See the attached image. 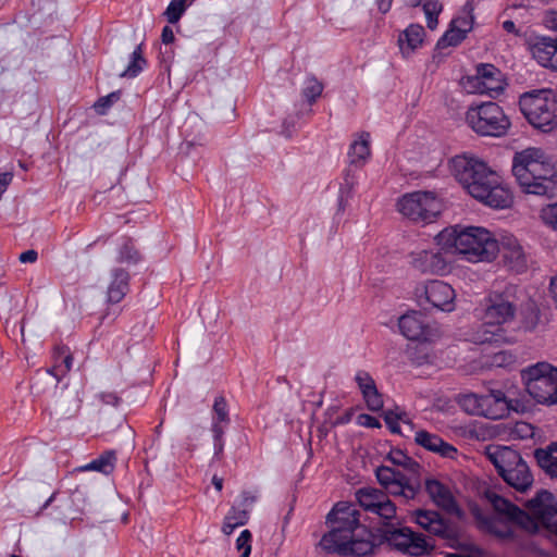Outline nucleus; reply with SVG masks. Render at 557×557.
Returning a JSON list of instances; mask_svg holds the SVG:
<instances>
[{"label":"nucleus","mask_w":557,"mask_h":557,"mask_svg":"<svg viewBox=\"0 0 557 557\" xmlns=\"http://www.w3.org/2000/svg\"><path fill=\"white\" fill-rule=\"evenodd\" d=\"M484 499L495 513L486 516L478 507L472 508V513L481 529L502 540H516L519 529L529 533L546 532L557 535V498L548 491L537 492L527 503V511L492 488L484 492Z\"/></svg>","instance_id":"obj_1"},{"label":"nucleus","mask_w":557,"mask_h":557,"mask_svg":"<svg viewBox=\"0 0 557 557\" xmlns=\"http://www.w3.org/2000/svg\"><path fill=\"white\" fill-rule=\"evenodd\" d=\"M455 180L475 200L493 209H507L513 203L511 188L484 160L473 154H458L449 162Z\"/></svg>","instance_id":"obj_2"},{"label":"nucleus","mask_w":557,"mask_h":557,"mask_svg":"<svg viewBox=\"0 0 557 557\" xmlns=\"http://www.w3.org/2000/svg\"><path fill=\"white\" fill-rule=\"evenodd\" d=\"M326 524L330 530L319 543L326 553L342 557H361L373 552V534L360 523V512L355 505L337 503L327 513Z\"/></svg>","instance_id":"obj_3"},{"label":"nucleus","mask_w":557,"mask_h":557,"mask_svg":"<svg viewBox=\"0 0 557 557\" xmlns=\"http://www.w3.org/2000/svg\"><path fill=\"white\" fill-rule=\"evenodd\" d=\"M434 239L441 251L458 255L471 263H491L498 257L497 238L483 226H448Z\"/></svg>","instance_id":"obj_4"},{"label":"nucleus","mask_w":557,"mask_h":557,"mask_svg":"<svg viewBox=\"0 0 557 557\" xmlns=\"http://www.w3.org/2000/svg\"><path fill=\"white\" fill-rule=\"evenodd\" d=\"M511 172L523 194L547 198L557 195V166L542 148L529 147L517 151L512 157Z\"/></svg>","instance_id":"obj_5"},{"label":"nucleus","mask_w":557,"mask_h":557,"mask_svg":"<svg viewBox=\"0 0 557 557\" xmlns=\"http://www.w3.org/2000/svg\"><path fill=\"white\" fill-rule=\"evenodd\" d=\"M517 286L508 284L503 292H492L485 299V310L481 317L482 324L470 337L474 344L497 342L503 334V326L511 322L516 314L513 297Z\"/></svg>","instance_id":"obj_6"},{"label":"nucleus","mask_w":557,"mask_h":557,"mask_svg":"<svg viewBox=\"0 0 557 557\" xmlns=\"http://www.w3.org/2000/svg\"><path fill=\"white\" fill-rule=\"evenodd\" d=\"M466 125L478 136L499 138L510 129L511 122L494 101L472 102L465 112Z\"/></svg>","instance_id":"obj_7"},{"label":"nucleus","mask_w":557,"mask_h":557,"mask_svg":"<svg viewBox=\"0 0 557 557\" xmlns=\"http://www.w3.org/2000/svg\"><path fill=\"white\" fill-rule=\"evenodd\" d=\"M486 456L508 485L519 492H525L532 486L533 475L517 450L494 445L486 448Z\"/></svg>","instance_id":"obj_8"},{"label":"nucleus","mask_w":557,"mask_h":557,"mask_svg":"<svg viewBox=\"0 0 557 557\" xmlns=\"http://www.w3.org/2000/svg\"><path fill=\"white\" fill-rule=\"evenodd\" d=\"M519 106L527 121L549 133L557 127V98L552 89H536L521 95Z\"/></svg>","instance_id":"obj_9"},{"label":"nucleus","mask_w":557,"mask_h":557,"mask_svg":"<svg viewBox=\"0 0 557 557\" xmlns=\"http://www.w3.org/2000/svg\"><path fill=\"white\" fill-rule=\"evenodd\" d=\"M525 391L539 405H557V367L548 362H537L521 372Z\"/></svg>","instance_id":"obj_10"},{"label":"nucleus","mask_w":557,"mask_h":557,"mask_svg":"<svg viewBox=\"0 0 557 557\" xmlns=\"http://www.w3.org/2000/svg\"><path fill=\"white\" fill-rule=\"evenodd\" d=\"M413 296L421 307H431L446 313L456 309V290L442 280L434 278L418 283L413 289Z\"/></svg>","instance_id":"obj_11"},{"label":"nucleus","mask_w":557,"mask_h":557,"mask_svg":"<svg viewBox=\"0 0 557 557\" xmlns=\"http://www.w3.org/2000/svg\"><path fill=\"white\" fill-rule=\"evenodd\" d=\"M442 200L434 191H413L397 202L398 211L414 222L430 223L442 211Z\"/></svg>","instance_id":"obj_12"},{"label":"nucleus","mask_w":557,"mask_h":557,"mask_svg":"<svg viewBox=\"0 0 557 557\" xmlns=\"http://www.w3.org/2000/svg\"><path fill=\"white\" fill-rule=\"evenodd\" d=\"M462 84L469 94L484 95L491 98H497L507 87L502 71L490 63L476 65L475 74L465 77Z\"/></svg>","instance_id":"obj_13"},{"label":"nucleus","mask_w":557,"mask_h":557,"mask_svg":"<svg viewBox=\"0 0 557 557\" xmlns=\"http://www.w3.org/2000/svg\"><path fill=\"white\" fill-rule=\"evenodd\" d=\"M385 540L392 549L411 557L430 556L435 548L431 539L407 527L388 531Z\"/></svg>","instance_id":"obj_14"},{"label":"nucleus","mask_w":557,"mask_h":557,"mask_svg":"<svg viewBox=\"0 0 557 557\" xmlns=\"http://www.w3.org/2000/svg\"><path fill=\"white\" fill-rule=\"evenodd\" d=\"M398 326L400 333L410 341L432 343L441 336L438 326L426 322L424 315L416 310L401 315Z\"/></svg>","instance_id":"obj_15"},{"label":"nucleus","mask_w":557,"mask_h":557,"mask_svg":"<svg viewBox=\"0 0 557 557\" xmlns=\"http://www.w3.org/2000/svg\"><path fill=\"white\" fill-rule=\"evenodd\" d=\"M359 505L367 511L383 520L389 521L396 517V506L387 495L375 487H362L356 492Z\"/></svg>","instance_id":"obj_16"},{"label":"nucleus","mask_w":557,"mask_h":557,"mask_svg":"<svg viewBox=\"0 0 557 557\" xmlns=\"http://www.w3.org/2000/svg\"><path fill=\"white\" fill-rule=\"evenodd\" d=\"M498 256L510 271L522 273L528 269V256L520 240L511 233L503 232L497 237Z\"/></svg>","instance_id":"obj_17"},{"label":"nucleus","mask_w":557,"mask_h":557,"mask_svg":"<svg viewBox=\"0 0 557 557\" xmlns=\"http://www.w3.org/2000/svg\"><path fill=\"white\" fill-rule=\"evenodd\" d=\"M379 483L385 491L394 496H401L405 499H413L418 488L410 482V479L399 470L388 466H381L375 471Z\"/></svg>","instance_id":"obj_18"},{"label":"nucleus","mask_w":557,"mask_h":557,"mask_svg":"<svg viewBox=\"0 0 557 557\" xmlns=\"http://www.w3.org/2000/svg\"><path fill=\"white\" fill-rule=\"evenodd\" d=\"M411 519L425 531L446 540L455 537L453 527L433 510L418 509L411 512Z\"/></svg>","instance_id":"obj_19"},{"label":"nucleus","mask_w":557,"mask_h":557,"mask_svg":"<svg viewBox=\"0 0 557 557\" xmlns=\"http://www.w3.org/2000/svg\"><path fill=\"white\" fill-rule=\"evenodd\" d=\"M230 422V409L226 399L223 396L215 397L212 406L211 422V432L213 434L215 454L222 453L224 448L223 435Z\"/></svg>","instance_id":"obj_20"},{"label":"nucleus","mask_w":557,"mask_h":557,"mask_svg":"<svg viewBox=\"0 0 557 557\" xmlns=\"http://www.w3.org/2000/svg\"><path fill=\"white\" fill-rule=\"evenodd\" d=\"M412 267L422 274L443 275L448 264L440 251L420 250L411 255Z\"/></svg>","instance_id":"obj_21"},{"label":"nucleus","mask_w":557,"mask_h":557,"mask_svg":"<svg viewBox=\"0 0 557 557\" xmlns=\"http://www.w3.org/2000/svg\"><path fill=\"white\" fill-rule=\"evenodd\" d=\"M529 51L541 66L557 71V39L540 37L529 44Z\"/></svg>","instance_id":"obj_22"},{"label":"nucleus","mask_w":557,"mask_h":557,"mask_svg":"<svg viewBox=\"0 0 557 557\" xmlns=\"http://www.w3.org/2000/svg\"><path fill=\"white\" fill-rule=\"evenodd\" d=\"M426 32L417 23L409 24L398 36L397 45L403 58H411L424 45Z\"/></svg>","instance_id":"obj_23"},{"label":"nucleus","mask_w":557,"mask_h":557,"mask_svg":"<svg viewBox=\"0 0 557 557\" xmlns=\"http://www.w3.org/2000/svg\"><path fill=\"white\" fill-rule=\"evenodd\" d=\"M425 491L432 502L443 510L457 513L458 504L451 488L436 479L425 480Z\"/></svg>","instance_id":"obj_24"},{"label":"nucleus","mask_w":557,"mask_h":557,"mask_svg":"<svg viewBox=\"0 0 557 557\" xmlns=\"http://www.w3.org/2000/svg\"><path fill=\"white\" fill-rule=\"evenodd\" d=\"M486 418L498 420L507 417L511 410H516L513 401L502 389L491 388L483 394Z\"/></svg>","instance_id":"obj_25"},{"label":"nucleus","mask_w":557,"mask_h":557,"mask_svg":"<svg viewBox=\"0 0 557 557\" xmlns=\"http://www.w3.org/2000/svg\"><path fill=\"white\" fill-rule=\"evenodd\" d=\"M355 382L362 394L368 409L380 411L384 406V401L371 374L364 370H358L355 374Z\"/></svg>","instance_id":"obj_26"},{"label":"nucleus","mask_w":557,"mask_h":557,"mask_svg":"<svg viewBox=\"0 0 557 557\" xmlns=\"http://www.w3.org/2000/svg\"><path fill=\"white\" fill-rule=\"evenodd\" d=\"M414 442L426 450L445 458H454L457 454V449L451 444L425 430H420L414 433Z\"/></svg>","instance_id":"obj_27"},{"label":"nucleus","mask_w":557,"mask_h":557,"mask_svg":"<svg viewBox=\"0 0 557 557\" xmlns=\"http://www.w3.org/2000/svg\"><path fill=\"white\" fill-rule=\"evenodd\" d=\"M371 136L367 132L356 135L348 149V161L350 165L362 168L371 158Z\"/></svg>","instance_id":"obj_28"},{"label":"nucleus","mask_w":557,"mask_h":557,"mask_svg":"<svg viewBox=\"0 0 557 557\" xmlns=\"http://www.w3.org/2000/svg\"><path fill=\"white\" fill-rule=\"evenodd\" d=\"M129 274L123 269H114L107 288V300L110 304H119L129 290Z\"/></svg>","instance_id":"obj_29"},{"label":"nucleus","mask_w":557,"mask_h":557,"mask_svg":"<svg viewBox=\"0 0 557 557\" xmlns=\"http://www.w3.org/2000/svg\"><path fill=\"white\" fill-rule=\"evenodd\" d=\"M456 401L468 414L486 418L483 394L472 392L463 393L458 395Z\"/></svg>","instance_id":"obj_30"},{"label":"nucleus","mask_w":557,"mask_h":557,"mask_svg":"<svg viewBox=\"0 0 557 557\" xmlns=\"http://www.w3.org/2000/svg\"><path fill=\"white\" fill-rule=\"evenodd\" d=\"M539 466L552 478H557V444H550L546 449L535 453Z\"/></svg>","instance_id":"obj_31"},{"label":"nucleus","mask_w":557,"mask_h":557,"mask_svg":"<svg viewBox=\"0 0 557 557\" xmlns=\"http://www.w3.org/2000/svg\"><path fill=\"white\" fill-rule=\"evenodd\" d=\"M248 521V511L245 508L233 506L224 518L222 532L230 535L235 529L246 524Z\"/></svg>","instance_id":"obj_32"},{"label":"nucleus","mask_w":557,"mask_h":557,"mask_svg":"<svg viewBox=\"0 0 557 557\" xmlns=\"http://www.w3.org/2000/svg\"><path fill=\"white\" fill-rule=\"evenodd\" d=\"M474 9L473 0H468L450 22L458 28L470 33L473 29L475 21Z\"/></svg>","instance_id":"obj_33"},{"label":"nucleus","mask_w":557,"mask_h":557,"mask_svg":"<svg viewBox=\"0 0 557 557\" xmlns=\"http://www.w3.org/2000/svg\"><path fill=\"white\" fill-rule=\"evenodd\" d=\"M387 460L397 467H401L412 475L419 474L421 466L400 449H392Z\"/></svg>","instance_id":"obj_34"},{"label":"nucleus","mask_w":557,"mask_h":557,"mask_svg":"<svg viewBox=\"0 0 557 557\" xmlns=\"http://www.w3.org/2000/svg\"><path fill=\"white\" fill-rule=\"evenodd\" d=\"M468 34L450 22L447 30L440 38L437 46L440 48L456 47L467 38Z\"/></svg>","instance_id":"obj_35"},{"label":"nucleus","mask_w":557,"mask_h":557,"mask_svg":"<svg viewBox=\"0 0 557 557\" xmlns=\"http://www.w3.org/2000/svg\"><path fill=\"white\" fill-rule=\"evenodd\" d=\"M115 462V455L112 451H107L94 459L82 469L85 471H98L104 474L112 472Z\"/></svg>","instance_id":"obj_36"},{"label":"nucleus","mask_w":557,"mask_h":557,"mask_svg":"<svg viewBox=\"0 0 557 557\" xmlns=\"http://www.w3.org/2000/svg\"><path fill=\"white\" fill-rule=\"evenodd\" d=\"M443 11V4L440 0H426L423 3V12L426 17V25L434 30L438 25V15Z\"/></svg>","instance_id":"obj_37"},{"label":"nucleus","mask_w":557,"mask_h":557,"mask_svg":"<svg viewBox=\"0 0 557 557\" xmlns=\"http://www.w3.org/2000/svg\"><path fill=\"white\" fill-rule=\"evenodd\" d=\"M146 65V60L143 57L141 48L138 46L132 53L131 62L125 71L121 74L123 77H136Z\"/></svg>","instance_id":"obj_38"},{"label":"nucleus","mask_w":557,"mask_h":557,"mask_svg":"<svg viewBox=\"0 0 557 557\" xmlns=\"http://www.w3.org/2000/svg\"><path fill=\"white\" fill-rule=\"evenodd\" d=\"M322 91L323 84L315 77L311 76L305 81L302 95L308 100L309 103L315 102L317 99L321 96Z\"/></svg>","instance_id":"obj_39"},{"label":"nucleus","mask_w":557,"mask_h":557,"mask_svg":"<svg viewBox=\"0 0 557 557\" xmlns=\"http://www.w3.org/2000/svg\"><path fill=\"white\" fill-rule=\"evenodd\" d=\"M140 259L132 240L126 239L119 249L117 260L125 263H136Z\"/></svg>","instance_id":"obj_40"},{"label":"nucleus","mask_w":557,"mask_h":557,"mask_svg":"<svg viewBox=\"0 0 557 557\" xmlns=\"http://www.w3.org/2000/svg\"><path fill=\"white\" fill-rule=\"evenodd\" d=\"M187 0H171L164 14L171 24H175L180 21L183 13L186 10Z\"/></svg>","instance_id":"obj_41"},{"label":"nucleus","mask_w":557,"mask_h":557,"mask_svg":"<svg viewBox=\"0 0 557 557\" xmlns=\"http://www.w3.org/2000/svg\"><path fill=\"white\" fill-rule=\"evenodd\" d=\"M540 218L545 225L557 231V202L542 208Z\"/></svg>","instance_id":"obj_42"},{"label":"nucleus","mask_w":557,"mask_h":557,"mask_svg":"<svg viewBox=\"0 0 557 557\" xmlns=\"http://www.w3.org/2000/svg\"><path fill=\"white\" fill-rule=\"evenodd\" d=\"M251 533L249 530L240 532L236 540V548L240 553V557H249L251 552Z\"/></svg>","instance_id":"obj_43"},{"label":"nucleus","mask_w":557,"mask_h":557,"mask_svg":"<svg viewBox=\"0 0 557 557\" xmlns=\"http://www.w3.org/2000/svg\"><path fill=\"white\" fill-rule=\"evenodd\" d=\"M448 557H488V555L482 548L474 545H470L468 547L462 548L459 552L449 554Z\"/></svg>","instance_id":"obj_44"},{"label":"nucleus","mask_w":557,"mask_h":557,"mask_svg":"<svg viewBox=\"0 0 557 557\" xmlns=\"http://www.w3.org/2000/svg\"><path fill=\"white\" fill-rule=\"evenodd\" d=\"M515 362V356L507 351H499L493 356L492 366L504 367Z\"/></svg>","instance_id":"obj_45"},{"label":"nucleus","mask_w":557,"mask_h":557,"mask_svg":"<svg viewBox=\"0 0 557 557\" xmlns=\"http://www.w3.org/2000/svg\"><path fill=\"white\" fill-rule=\"evenodd\" d=\"M119 98L117 94L112 92L106 97L100 98L96 103L95 108L99 113H104V110L108 109L113 101Z\"/></svg>","instance_id":"obj_46"},{"label":"nucleus","mask_w":557,"mask_h":557,"mask_svg":"<svg viewBox=\"0 0 557 557\" xmlns=\"http://www.w3.org/2000/svg\"><path fill=\"white\" fill-rule=\"evenodd\" d=\"M543 25L553 32L557 33V11L550 10L545 12L543 16Z\"/></svg>","instance_id":"obj_47"},{"label":"nucleus","mask_w":557,"mask_h":557,"mask_svg":"<svg viewBox=\"0 0 557 557\" xmlns=\"http://www.w3.org/2000/svg\"><path fill=\"white\" fill-rule=\"evenodd\" d=\"M358 424L366 428H380L381 423L380 421L370 414L362 413L358 416Z\"/></svg>","instance_id":"obj_48"},{"label":"nucleus","mask_w":557,"mask_h":557,"mask_svg":"<svg viewBox=\"0 0 557 557\" xmlns=\"http://www.w3.org/2000/svg\"><path fill=\"white\" fill-rule=\"evenodd\" d=\"M37 252L35 250H26L20 255V261L23 263H33L37 260Z\"/></svg>","instance_id":"obj_49"},{"label":"nucleus","mask_w":557,"mask_h":557,"mask_svg":"<svg viewBox=\"0 0 557 557\" xmlns=\"http://www.w3.org/2000/svg\"><path fill=\"white\" fill-rule=\"evenodd\" d=\"M162 41L164 44H171L174 41V33L171 27L164 26L161 34Z\"/></svg>","instance_id":"obj_50"},{"label":"nucleus","mask_w":557,"mask_h":557,"mask_svg":"<svg viewBox=\"0 0 557 557\" xmlns=\"http://www.w3.org/2000/svg\"><path fill=\"white\" fill-rule=\"evenodd\" d=\"M377 8L382 13H387L393 4V0H376Z\"/></svg>","instance_id":"obj_51"},{"label":"nucleus","mask_w":557,"mask_h":557,"mask_svg":"<svg viewBox=\"0 0 557 557\" xmlns=\"http://www.w3.org/2000/svg\"><path fill=\"white\" fill-rule=\"evenodd\" d=\"M549 292L555 305L557 306V277H553L550 280Z\"/></svg>","instance_id":"obj_52"},{"label":"nucleus","mask_w":557,"mask_h":557,"mask_svg":"<svg viewBox=\"0 0 557 557\" xmlns=\"http://www.w3.org/2000/svg\"><path fill=\"white\" fill-rule=\"evenodd\" d=\"M503 28H504L506 32H508V33L516 34V35H518V34H519V30L517 29V27H516L515 23H513L512 21H510V20L505 21V22L503 23Z\"/></svg>","instance_id":"obj_53"},{"label":"nucleus","mask_w":557,"mask_h":557,"mask_svg":"<svg viewBox=\"0 0 557 557\" xmlns=\"http://www.w3.org/2000/svg\"><path fill=\"white\" fill-rule=\"evenodd\" d=\"M72 362H73V358L70 354H65L64 357H63V360H62V363H63V371L64 372H67L71 370L72 368Z\"/></svg>","instance_id":"obj_54"},{"label":"nucleus","mask_w":557,"mask_h":557,"mask_svg":"<svg viewBox=\"0 0 557 557\" xmlns=\"http://www.w3.org/2000/svg\"><path fill=\"white\" fill-rule=\"evenodd\" d=\"M385 421L389 425L391 430L395 433L400 432L399 426L393 422L392 413L386 414Z\"/></svg>","instance_id":"obj_55"},{"label":"nucleus","mask_w":557,"mask_h":557,"mask_svg":"<svg viewBox=\"0 0 557 557\" xmlns=\"http://www.w3.org/2000/svg\"><path fill=\"white\" fill-rule=\"evenodd\" d=\"M212 484L214 485V487H215V490H216L218 492H221V491H222V488H223V479H222V478H219V476H216V475H214V476L212 478Z\"/></svg>","instance_id":"obj_56"},{"label":"nucleus","mask_w":557,"mask_h":557,"mask_svg":"<svg viewBox=\"0 0 557 557\" xmlns=\"http://www.w3.org/2000/svg\"><path fill=\"white\" fill-rule=\"evenodd\" d=\"M255 500H256V498H255L253 496H251L249 493H244V494H243V505H244V506H249V505H251Z\"/></svg>","instance_id":"obj_57"},{"label":"nucleus","mask_w":557,"mask_h":557,"mask_svg":"<svg viewBox=\"0 0 557 557\" xmlns=\"http://www.w3.org/2000/svg\"><path fill=\"white\" fill-rule=\"evenodd\" d=\"M406 5L417 8L422 3V0H405Z\"/></svg>","instance_id":"obj_58"}]
</instances>
